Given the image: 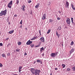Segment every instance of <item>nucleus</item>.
<instances>
[{"label": "nucleus", "mask_w": 75, "mask_h": 75, "mask_svg": "<svg viewBox=\"0 0 75 75\" xmlns=\"http://www.w3.org/2000/svg\"><path fill=\"white\" fill-rule=\"evenodd\" d=\"M30 71L33 75L35 74V75H40V73L41 72L40 70H38L37 69L35 70L33 68L31 69Z\"/></svg>", "instance_id": "f257e3e1"}, {"label": "nucleus", "mask_w": 75, "mask_h": 75, "mask_svg": "<svg viewBox=\"0 0 75 75\" xmlns=\"http://www.w3.org/2000/svg\"><path fill=\"white\" fill-rule=\"evenodd\" d=\"M6 12H7L6 10L4 11H2L0 13V16H3V15L5 16H6Z\"/></svg>", "instance_id": "f03ea898"}, {"label": "nucleus", "mask_w": 75, "mask_h": 75, "mask_svg": "<svg viewBox=\"0 0 75 75\" xmlns=\"http://www.w3.org/2000/svg\"><path fill=\"white\" fill-rule=\"evenodd\" d=\"M58 55V52H56V53H51L50 56L51 57H53V58H55L57 55Z\"/></svg>", "instance_id": "7ed1b4c3"}, {"label": "nucleus", "mask_w": 75, "mask_h": 75, "mask_svg": "<svg viewBox=\"0 0 75 75\" xmlns=\"http://www.w3.org/2000/svg\"><path fill=\"white\" fill-rule=\"evenodd\" d=\"M13 4V1H11L10 3L8 4V7L9 8H11V6Z\"/></svg>", "instance_id": "20e7f679"}, {"label": "nucleus", "mask_w": 75, "mask_h": 75, "mask_svg": "<svg viewBox=\"0 0 75 75\" xmlns=\"http://www.w3.org/2000/svg\"><path fill=\"white\" fill-rule=\"evenodd\" d=\"M66 22L68 24H70V23H71V21H70V19L68 18H67L66 20Z\"/></svg>", "instance_id": "39448f33"}, {"label": "nucleus", "mask_w": 75, "mask_h": 75, "mask_svg": "<svg viewBox=\"0 0 75 75\" xmlns=\"http://www.w3.org/2000/svg\"><path fill=\"white\" fill-rule=\"evenodd\" d=\"M42 19L43 20H44L45 19H46V14L45 13L44 14H43L42 18Z\"/></svg>", "instance_id": "423d86ee"}, {"label": "nucleus", "mask_w": 75, "mask_h": 75, "mask_svg": "<svg viewBox=\"0 0 75 75\" xmlns=\"http://www.w3.org/2000/svg\"><path fill=\"white\" fill-rule=\"evenodd\" d=\"M33 42L30 41V40H29L26 43V45H30L31 44H32V43Z\"/></svg>", "instance_id": "0eeeda50"}, {"label": "nucleus", "mask_w": 75, "mask_h": 75, "mask_svg": "<svg viewBox=\"0 0 75 75\" xmlns=\"http://www.w3.org/2000/svg\"><path fill=\"white\" fill-rule=\"evenodd\" d=\"M40 40L42 42H44V37H41L40 39Z\"/></svg>", "instance_id": "6e6552de"}, {"label": "nucleus", "mask_w": 75, "mask_h": 75, "mask_svg": "<svg viewBox=\"0 0 75 75\" xmlns=\"http://www.w3.org/2000/svg\"><path fill=\"white\" fill-rule=\"evenodd\" d=\"M66 4V7L67 8H69V3H68L67 1Z\"/></svg>", "instance_id": "1a4fd4ad"}, {"label": "nucleus", "mask_w": 75, "mask_h": 75, "mask_svg": "<svg viewBox=\"0 0 75 75\" xmlns=\"http://www.w3.org/2000/svg\"><path fill=\"white\" fill-rule=\"evenodd\" d=\"M74 49L72 48V49H71V51H70V54H72V53L73 52H74Z\"/></svg>", "instance_id": "9d476101"}, {"label": "nucleus", "mask_w": 75, "mask_h": 75, "mask_svg": "<svg viewBox=\"0 0 75 75\" xmlns=\"http://www.w3.org/2000/svg\"><path fill=\"white\" fill-rule=\"evenodd\" d=\"M56 35H57V36H58V38H59V37H60V34H58V32H57V31H56Z\"/></svg>", "instance_id": "9b49d317"}, {"label": "nucleus", "mask_w": 75, "mask_h": 75, "mask_svg": "<svg viewBox=\"0 0 75 75\" xmlns=\"http://www.w3.org/2000/svg\"><path fill=\"white\" fill-rule=\"evenodd\" d=\"M25 6H23L22 8H21L22 10H23V11H25V9H24V8H25Z\"/></svg>", "instance_id": "f8f14e48"}, {"label": "nucleus", "mask_w": 75, "mask_h": 75, "mask_svg": "<svg viewBox=\"0 0 75 75\" xmlns=\"http://www.w3.org/2000/svg\"><path fill=\"white\" fill-rule=\"evenodd\" d=\"M2 57H3V58H6V54H5L4 53H3L2 54Z\"/></svg>", "instance_id": "ddd939ff"}, {"label": "nucleus", "mask_w": 75, "mask_h": 75, "mask_svg": "<svg viewBox=\"0 0 75 75\" xmlns=\"http://www.w3.org/2000/svg\"><path fill=\"white\" fill-rule=\"evenodd\" d=\"M40 4L39 3H38L37 5H36V6H35V8H37L38 7H39L40 6Z\"/></svg>", "instance_id": "4468645a"}, {"label": "nucleus", "mask_w": 75, "mask_h": 75, "mask_svg": "<svg viewBox=\"0 0 75 75\" xmlns=\"http://www.w3.org/2000/svg\"><path fill=\"white\" fill-rule=\"evenodd\" d=\"M13 33H14V30H12V31H10L9 32V34H12Z\"/></svg>", "instance_id": "2eb2a0df"}, {"label": "nucleus", "mask_w": 75, "mask_h": 75, "mask_svg": "<svg viewBox=\"0 0 75 75\" xmlns=\"http://www.w3.org/2000/svg\"><path fill=\"white\" fill-rule=\"evenodd\" d=\"M43 50H44V47H42V48H40V52H42V51Z\"/></svg>", "instance_id": "dca6fc26"}, {"label": "nucleus", "mask_w": 75, "mask_h": 75, "mask_svg": "<svg viewBox=\"0 0 75 75\" xmlns=\"http://www.w3.org/2000/svg\"><path fill=\"white\" fill-rule=\"evenodd\" d=\"M71 23H73L74 24V22H73V20H74V18H71Z\"/></svg>", "instance_id": "f3484780"}, {"label": "nucleus", "mask_w": 75, "mask_h": 75, "mask_svg": "<svg viewBox=\"0 0 75 75\" xmlns=\"http://www.w3.org/2000/svg\"><path fill=\"white\" fill-rule=\"evenodd\" d=\"M61 29V27H58V28H57L58 30H59V31H60Z\"/></svg>", "instance_id": "a211bd4d"}, {"label": "nucleus", "mask_w": 75, "mask_h": 75, "mask_svg": "<svg viewBox=\"0 0 75 75\" xmlns=\"http://www.w3.org/2000/svg\"><path fill=\"white\" fill-rule=\"evenodd\" d=\"M18 3H19V1L18 0H16V4H18Z\"/></svg>", "instance_id": "6ab92c4d"}, {"label": "nucleus", "mask_w": 75, "mask_h": 75, "mask_svg": "<svg viewBox=\"0 0 75 75\" xmlns=\"http://www.w3.org/2000/svg\"><path fill=\"white\" fill-rule=\"evenodd\" d=\"M53 21H54L52 20V19H50V20H49V22L50 23H51L52 22H53Z\"/></svg>", "instance_id": "aec40b11"}, {"label": "nucleus", "mask_w": 75, "mask_h": 75, "mask_svg": "<svg viewBox=\"0 0 75 75\" xmlns=\"http://www.w3.org/2000/svg\"><path fill=\"white\" fill-rule=\"evenodd\" d=\"M30 46L32 48H33L34 47V45L33 44H32Z\"/></svg>", "instance_id": "412c9836"}, {"label": "nucleus", "mask_w": 75, "mask_h": 75, "mask_svg": "<svg viewBox=\"0 0 75 75\" xmlns=\"http://www.w3.org/2000/svg\"><path fill=\"white\" fill-rule=\"evenodd\" d=\"M36 37H35L32 38L31 39V40L32 41L33 40H35V39H36Z\"/></svg>", "instance_id": "4be33fe9"}, {"label": "nucleus", "mask_w": 75, "mask_h": 75, "mask_svg": "<svg viewBox=\"0 0 75 75\" xmlns=\"http://www.w3.org/2000/svg\"><path fill=\"white\" fill-rule=\"evenodd\" d=\"M50 32H51V30L49 29V30H48L47 32V34H49V33H50Z\"/></svg>", "instance_id": "5701e85b"}, {"label": "nucleus", "mask_w": 75, "mask_h": 75, "mask_svg": "<svg viewBox=\"0 0 75 75\" xmlns=\"http://www.w3.org/2000/svg\"><path fill=\"white\" fill-rule=\"evenodd\" d=\"M18 44L19 45H20L21 44V43L20 42H19L18 43Z\"/></svg>", "instance_id": "b1692460"}, {"label": "nucleus", "mask_w": 75, "mask_h": 75, "mask_svg": "<svg viewBox=\"0 0 75 75\" xmlns=\"http://www.w3.org/2000/svg\"><path fill=\"white\" fill-rule=\"evenodd\" d=\"M71 45H74V42H72L70 44Z\"/></svg>", "instance_id": "393cba45"}, {"label": "nucleus", "mask_w": 75, "mask_h": 75, "mask_svg": "<svg viewBox=\"0 0 75 75\" xmlns=\"http://www.w3.org/2000/svg\"><path fill=\"white\" fill-rule=\"evenodd\" d=\"M40 45H37L35 46V48H37V47H40Z\"/></svg>", "instance_id": "a878e982"}, {"label": "nucleus", "mask_w": 75, "mask_h": 75, "mask_svg": "<svg viewBox=\"0 0 75 75\" xmlns=\"http://www.w3.org/2000/svg\"><path fill=\"white\" fill-rule=\"evenodd\" d=\"M62 66H63V68H65V65L64 64H62Z\"/></svg>", "instance_id": "bb28decb"}, {"label": "nucleus", "mask_w": 75, "mask_h": 75, "mask_svg": "<svg viewBox=\"0 0 75 75\" xmlns=\"http://www.w3.org/2000/svg\"><path fill=\"white\" fill-rule=\"evenodd\" d=\"M72 69H73V71H75V67L72 68Z\"/></svg>", "instance_id": "cd10ccee"}, {"label": "nucleus", "mask_w": 75, "mask_h": 75, "mask_svg": "<svg viewBox=\"0 0 75 75\" xmlns=\"http://www.w3.org/2000/svg\"><path fill=\"white\" fill-rule=\"evenodd\" d=\"M16 51L17 52H18V51H20V49H16Z\"/></svg>", "instance_id": "c85d7f7f"}, {"label": "nucleus", "mask_w": 75, "mask_h": 75, "mask_svg": "<svg viewBox=\"0 0 75 75\" xmlns=\"http://www.w3.org/2000/svg\"><path fill=\"white\" fill-rule=\"evenodd\" d=\"M3 67V64H2L0 63V67Z\"/></svg>", "instance_id": "c756f323"}, {"label": "nucleus", "mask_w": 75, "mask_h": 75, "mask_svg": "<svg viewBox=\"0 0 75 75\" xmlns=\"http://www.w3.org/2000/svg\"><path fill=\"white\" fill-rule=\"evenodd\" d=\"M40 60H37L36 61L37 62H40Z\"/></svg>", "instance_id": "7c9ffc66"}, {"label": "nucleus", "mask_w": 75, "mask_h": 75, "mask_svg": "<svg viewBox=\"0 0 75 75\" xmlns=\"http://www.w3.org/2000/svg\"><path fill=\"white\" fill-rule=\"evenodd\" d=\"M72 7L74 10H75V8L74 6H72Z\"/></svg>", "instance_id": "2f4dec72"}, {"label": "nucleus", "mask_w": 75, "mask_h": 75, "mask_svg": "<svg viewBox=\"0 0 75 75\" xmlns=\"http://www.w3.org/2000/svg\"><path fill=\"white\" fill-rule=\"evenodd\" d=\"M7 55L8 56H10V53H8Z\"/></svg>", "instance_id": "473e14b6"}, {"label": "nucleus", "mask_w": 75, "mask_h": 75, "mask_svg": "<svg viewBox=\"0 0 75 75\" xmlns=\"http://www.w3.org/2000/svg\"><path fill=\"white\" fill-rule=\"evenodd\" d=\"M39 63L40 64H42V62L41 61H40Z\"/></svg>", "instance_id": "72a5a7b5"}, {"label": "nucleus", "mask_w": 75, "mask_h": 75, "mask_svg": "<svg viewBox=\"0 0 75 75\" xmlns=\"http://www.w3.org/2000/svg\"><path fill=\"white\" fill-rule=\"evenodd\" d=\"M28 3H31V1L30 0V1H28Z\"/></svg>", "instance_id": "f704fd0d"}, {"label": "nucleus", "mask_w": 75, "mask_h": 75, "mask_svg": "<svg viewBox=\"0 0 75 75\" xmlns=\"http://www.w3.org/2000/svg\"><path fill=\"white\" fill-rule=\"evenodd\" d=\"M22 68H23V67H22V66L20 67H19V69H22Z\"/></svg>", "instance_id": "c9c22d12"}, {"label": "nucleus", "mask_w": 75, "mask_h": 75, "mask_svg": "<svg viewBox=\"0 0 75 75\" xmlns=\"http://www.w3.org/2000/svg\"><path fill=\"white\" fill-rule=\"evenodd\" d=\"M19 69V72H20L21 71V69Z\"/></svg>", "instance_id": "e433bc0d"}, {"label": "nucleus", "mask_w": 75, "mask_h": 75, "mask_svg": "<svg viewBox=\"0 0 75 75\" xmlns=\"http://www.w3.org/2000/svg\"><path fill=\"white\" fill-rule=\"evenodd\" d=\"M60 19H61V18H59L58 17L57 18V20H60Z\"/></svg>", "instance_id": "4c0bfd02"}, {"label": "nucleus", "mask_w": 75, "mask_h": 75, "mask_svg": "<svg viewBox=\"0 0 75 75\" xmlns=\"http://www.w3.org/2000/svg\"><path fill=\"white\" fill-rule=\"evenodd\" d=\"M39 33H40V35H41V30H39Z\"/></svg>", "instance_id": "58836bf2"}, {"label": "nucleus", "mask_w": 75, "mask_h": 75, "mask_svg": "<svg viewBox=\"0 0 75 75\" xmlns=\"http://www.w3.org/2000/svg\"><path fill=\"white\" fill-rule=\"evenodd\" d=\"M0 46H3V44L1 43H0Z\"/></svg>", "instance_id": "ea45409f"}, {"label": "nucleus", "mask_w": 75, "mask_h": 75, "mask_svg": "<svg viewBox=\"0 0 75 75\" xmlns=\"http://www.w3.org/2000/svg\"><path fill=\"white\" fill-rule=\"evenodd\" d=\"M70 69L69 68H68L67 69V71H70Z\"/></svg>", "instance_id": "a19ab883"}, {"label": "nucleus", "mask_w": 75, "mask_h": 75, "mask_svg": "<svg viewBox=\"0 0 75 75\" xmlns=\"http://www.w3.org/2000/svg\"><path fill=\"white\" fill-rule=\"evenodd\" d=\"M11 44L10 43L8 44L7 45V47H9V45H10Z\"/></svg>", "instance_id": "79ce46f5"}, {"label": "nucleus", "mask_w": 75, "mask_h": 75, "mask_svg": "<svg viewBox=\"0 0 75 75\" xmlns=\"http://www.w3.org/2000/svg\"><path fill=\"white\" fill-rule=\"evenodd\" d=\"M71 6L72 7H74V5L73 4H71Z\"/></svg>", "instance_id": "37998d69"}, {"label": "nucleus", "mask_w": 75, "mask_h": 75, "mask_svg": "<svg viewBox=\"0 0 75 75\" xmlns=\"http://www.w3.org/2000/svg\"><path fill=\"white\" fill-rule=\"evenodd\" d=\"M20 24H22V20H21V22L20 23Z\"/></svg>", "instance_id": "c03bdc74"}, {"label": "nucleus", "mask_w": 75, "mask_h": 75, "mask_svg": "<svg viewBox=\"0 0 75 75\" xmlns=\"http://www.w3.org/2000/svg\"><path fill=\"white\" fill-rule=\"evenodd\" d=\"M19 28H22V25L20 26Z\"/></svg>", "instance_id": "a18cd8bd"}, {"label": "nucleus", "mask_w": 75, "mask_h": 75, "mask_svg": "<svg viewBox=\"0 0 75 75\" xmlns=\"http://www.w3.org/2000/svg\"><path fill=\"white\" fill-rule=\"evenodd\" d=\"M59 12L60 14L61 13V12H60V11H59Z\"/></svg>", "instance_id": "49530a36"}, {"label": "nucleus", "mask_w": 75, "mask_h": 75, "mask_svg": "<svg viewBox=\"0 0 75 75\" xmlns=\"http://www.w3.org/2000/svg\"><path fill=\"white\" fill-rule=\"evenodd\" d=\"M27 53H25L24 55H27Z\"/></svg>", "instance_id": "de8ad7c7"}, {"label": "nucleus", "mask_w": 75, "mask_h": 75, "mask_svg": "<svg viewBox=\"0 0 75 75\" xmlns=\"http://www.w3.org/2000/svg\"><path fill=\"white\" fill-rule=\"evenodd\" d=\"M35 62H36V61H35V62H34L33 63V64H35Z\"/></svg>", "instance_id": "09e8293b"}, {"label": "nucleus", "mask_w": 75, "mask_h": 75, "mask_svg": "<svg viewBox=\"0 0 75 75\" xmlns=\"http://www.w3.org/2000/svg\"><path fill=\"white\" fill-rule=\"evenodd\" d=\"M15 17H17V15L16 14L14 15Z\"/></svg>", "instance_id": "8fccbe9b"}, {"label": "nucleus", "mask_w": 75, "mask_h": 75, "mask_svg": "<svg viewBox=\"0 0 75 75\" xmlns=\"http://www.w3.org/2000/svg\"><path fill=\"white\" fill-rule=\"evenodd\" d=\"M55 70H57V68H55Z\"/></svg>", "instance_id": "3c124183"}, {"label": "nucleus", "mask_w": 75, "mask_h": 75, "mask_svg": "<svg viewBox=\"0 0 75 75\" xmlns=\"http://www.w3.org/2000/svg\"><path fill=\"white\" fill-rule=\"evenodd\" d=\"M13 75H17V74H13Z\"/></svg>", "instance_id": "603ef678"}, {"label": "nucleus", "mask_w": 75, "mask_h": 75, "mask_svg": "<svg viewBox=\"0 0 75 75\" xmlns=\"http://www.w3.org/2000/svg\"><path fill=\"white\" fill-rule=\"evenodd\" d=\"M25 29H26V30H27V28H25Z\"/></svg>", "instance_id": "864d4df0"}, {"label": "nucleus", "mask_w": 75, "mask_h": 75, "mask_svg": "<svg viewBox=\"0 0 75 75\" xmlns=\"http://www.w3.org/2000/svg\"><path fill=\"white\" fill-rule=\"evenodd\" d=\"M70 48H71V46H70Z\"/></svg>", "instance_id": "5fc2aeb1"}, {"label": "nucleus", "mask_w": 75, "mask_h": 75, "mask_svg": "<svg viewBox=\"0 0 75 75\" xmlns=\"http://www.w3.org/2000/svg\"><path fill=\"white\" fill-rule=\"evenodd\" d=\"M50 4H49V5H50Z\"/></svg>", "instance_id": "6e6d98bb"}, {"label": "nucleus", "mask_w": 75, "mask_h": 75, "mask_svg": "<svg viewBox=\"0 0 75 75\" xmlns=\"http://www.w3.org/2000/svg\"><path fill=\"white\" fill-rule=\"evenodd\" d=\"M7 39H8V38Z\"/></svg>", "instance_id": "4d7b16f0"}, {"label": "nucleus", "mask_w": 75, "mask_h": 75, "mask_svg": "<svg viewBox=\"0 0 75 75\" xmlns=\"http://www.w3.org/2000/svg\"><path fill=\"white\" fill-rule=\"evenodd\" d=\"M7 19H8V18H7Z\"/></svg>", "instance_id": "13d9d810"}]
</instances>
